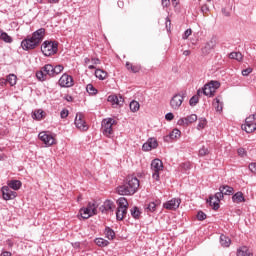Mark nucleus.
<instances>
[{
  "label": "nucleus",
  "instance_id": "nucleus-51",
  "mask_svg": "<svg viewBox=\"0 0 256 256\" xmlns=\"http://www.w3.org/2000/svg\"><path fill=\"white\" fill-rule=\"evenodd\" d=\"M178 125H188L187 118H180L177 122Z\"/></svg>",
  "mask_w": 256,
  "mask_h": 256
},
{
  "label": "nucleus",
  "instance_id": "nucleus-7",
  "mask_svg": "<svg viewBox=\"0 0 256 256\" xmlns=\"http://www.w3.org/2000/svg\"><path fill=\"white\" fill-rule=\"evenodd\" d=\"M220 87L221 83H219V81H210L204 86L203 94L206 95V97H213L217 92V89H219Z\"/></svg>",
  "mask_w": 256,
  "mask_h": 256
},
{
  "label": "nucleus",
  "instance_id": "nucleus-2",
  "mask_svg": "<svg viewBox=\"0 0 256 256\" xmlns=\"http://www.w3.org/2000/svg\"><path fill=\"white\" fill-rule=\"evenodd\" d=\"M63 69V65L53 66L52 64H46L36 73L37 80L47 81L48 77H57Z\"/></svg>",
  "mask_w": 256,
  "mask_h": 256
},
{
  "label": "nucleus",
  "instance_id": "nucleus-48",
  "mask_svg": "<svg viewBox=\"0 0 256 256\" xmlns=\"http://www.w3.org/2000/svg\"><path fill=\"white\" fill-rule=\"evenodd\" d=\"M250 73H253L252 68H246V69L242 70L243 77H247Z\"/></svg>",
  "mask_w": 256,
  "mask_h": 256
},
{
  "label": "nucleus",
  "instance_id": "nucleus-22",
  "mask_svg": "<svg viewBox=\"0 0 256 256\" xmlns=\"http://www.w3.org/2000/svg\"><path fill=\"white\" fill-rule=\"evenodd\" d=\"M238 256H253V253L247 246H243L237 251Z\"/></svg>",
  "mask_w": 256,
  "mask_h": 256
},
{
  "label": "nucleus",
  "instance_id": "nucleus-39",
  "mask_svg": "<svg viewBox=\"0 0 256 256\" xmlns=\"http://www.w3.org/2000/svg\"><path fill=\"white\" fill-rule=\"evenodd\" d=\"M86 91L89 95H97V89L93 86V84H88L86 86Z\"/></svg>",
  "mask_w": 256,
  "mask_h": 256
},
{
  "label": "nucleus",
  "instance_id": "nucleus-54",
  "mask_svg": "<svg viewBox=\"0 0 256 256\" xmlns=\"http://www.w3.org/2000/svg\"><path fill=\"white\" fill-rule=\"evenodd\" d=\"M246 154H247V152L245 151L244 148L238 149V155H239L240 157H245Z\"/></svg>",
  "mask_w": 256,
  "mask_h": 256
},
{
  "label": "nucleus",
  "instance_id": "nucleus-4",
  "mask_svg": "<svg viewBox=\"0 0 256 256\" xmlns=\"http://www.w3.org/2000/svg\"><path fill=\"white\" fill-rule=\"evenodd\" d=\"M118 208L116 211V219L118 221H123L127 216V209H129V202L126 200L125 197H120L117 200Z\"/></svg>",
  "mask_w": 256,
  "mask_h": 256
},
{
  "label": "nucleus",
  "instance_id": "nucleus-15",
  "mask_svg": "<svg viewBox=\"0 0 256 256\" xmlns=\"http://www.w3.org/2000/svg\"><path fill=\"white\" fill-rule=\"evenodd\" d=\"M58 85L66 88L73 87V77L68 74H63L58 81Z\"/></svg>",
  "mask_w": 256,
  "mask_h": 256
},
{
  "label": "nucleus",
  "instance_id": "nucleus-27",
  "mask_svg": "<svg viewBox=\"0 0 256 256\" xmlns=\"http://www.w3.org/2000/svg\"><path fill=\"white\" fill-rule=\"evenodd\" d=\"M87 210H89V212L92 215H97V203L96 202H90L88 204V206L86 207Z\"/></svg>",
  "mask_w": 256,
  "mask_h": 256
},
{
  "label": "nucleus",
  "instance_id": "nucleus-14",
  "mask_svg": "<svg viewBox=\"0 0 256 256\" xmlns=\"http://www.w3.org/2000/svg\"><path fill=\"white\" fill-rule=\"evenodd\" d=\"M2 197L4 201H11L17 197V192L12 191L9 186H3L2 187Z\"/></svg>",
  "mask_w": 256,
  "mask_h": 256
},
{
  "label": "nucleus",
  "instance_id": "nucleus-11",
  "mask_svg": "<svg viewBox=\"0 0 256 256\" xmlns=\"http://www.w3.org/2000/svg\"><path fill=\"white\" fill-rule=\"evenodd\" d=\"M21 47L23 51H31L33 49H36V47H39V44L35 41V39L32 36H28L21 42Z\"/></svg>",
  "mask_w": 256,
  "mask_h": 256
},
{
  "label": "nucleus",
  "instance_id": "nucleus-24",
  "mask_svg": "<svg viewBox=\"0 0 256 256\" xmlns=\"http://www.w3.org/2000/svg\"><path fill=\"white\" fill-rule=\"evenodd\" d=\"M21 185V181L19 180H12L8 182V187L14 191H19V189H21Z\"/></svg>",
  "mask_w": 256,
  "mask_h": 256
},
{
  "label": "nucleus",
  "instance_id": "nucleus-47",
  "mask_svg": "<svg viewBox=\"0 0 256 256\" xmlns=\"http://www.w3.org/2000/svg\"><path fill=\"white\" fill-rule=\"evenodd\" d=\"M60 117H61V119H67V117H69V110L63 109V110L60 112Z\"/></svg>",
  "mask_w": 256,
  "mask_h": 256
},
{
  "label": "nucleus",
  "instance_id": "nucleus-36",
  "mask_svg": "<svg viewBox=\"0 0 256 256\" xmlns=\"http://www.w3.org/2000/svg\"><path fill=\"white\" fill-rule=\"evenodd\" d=\"M95 243L98 247H107L109 245V242L103 238H96Z\"/></svg>",
  "mask_w": 256,
  "mask_h": 256
},
{
  "label": "nucleus",
  "instance_id": "nucleus-63",
  "mask_svg": "<svg viewBox=\"0 0 256 256\" xmlns=\"http://www.w3.org/2000/svg\"><path fill=\"white\" fill-rule=\"evenodd\" d=\"M183 55H185V57H187V56L191 55V51L185 50V51L183 52Z\"/></svg>",
  "mask_w": 256,
  "mask_h": 256
},
{
  "label": "nucleus",
  "instance_id": "nucleus-29",
  "mask_svg": "<svg viewBox=\"0 0 256 256\" xmlns=\"http://www.w3.org/2000/svg\"><path fill=\"white\" fill-rule=\"evenodd\" d=\"M45 112H43V110H35L33 113H32V118L33 119H36V121H41V119H43L44 117V114Z\"/></svg>",
  "mask_w": 256,
  "mask_h": 256
},
{
  "label": "nucleus",
  "instance_id": "nucleus-9",
  "mask_svg": "<svg viewBox=\"0 0 256 256\" xmlns=\"http://www.w3.org/2000/svg\"><path fill=\"white\" fill-rule=\"evenodd\" d=\"M255 117L256 115L252 114L246 118L245 124L242 125L243 131H245L246 133H253V131H256Z\"/></svg>",
  "mask_w": 256,
  "mask_h": 256
},
{
  "label": "nucleus",
  "instance_id": "nucleus-35",
  "mask_svg": "<svg viewBox=\"0 0 256 256\" xmlns=\"http://www.w3.org/2000/svg\"><path fill=\"white\" fill-rule=\"evenodd\" d=\"M140 107H141V105L139 104V102H137L135 100L130 102V110L132 111V113H137V111H139Z\"/></svg>",
  "mask_w": 256,
  "mask_h": 256
},
{
  "label": "nucleus",
  "instance_id": "nucleus-16",
  "mask_svg": "<svg viewBox=\"0 0 256 256\" xmlns=\"http://www.w3.org/2000/svg\"><path fill=\"white\" fill-rule=\"evenodd\" d=\"M107 101L109 103H111V105L114 107V108H117V107H122L123 103H124V99H123V96L119 95H110L108 96V99Z\"/></svg>",
  "mask_w": 256,
  "mask_h": 256
},
{
  "label": "nucleus",
  "instance_id": "nucleus-37",
  "mask_svg": "<svg viewBox=\"0 0 256 256\" xmlns=\"http://www.w3.org/2000/svg\"><path fill=\"white\" fill-rule=\"evenodd\" d=\"M155 209H157V203L155 202H150L148 205H146V208H145L147 213H153L155 212Z\"/></svg>",
  "mask_w": 256,
  "mask_h": 256
},
{
  "label": "nucleus",
  "instance_id": "nucleus-12",
  "mask_svg": "<svg viewBox=\"0 0 256 256\" xmlns=\"http://www.w3.org/2000/svg\"><path fill=\"white\" fill-rule=\"evenodd\" d=\"M75 127L79 129V131H87L89 126H87V122H85V116L82 113H77L74 121Z\"/></svg>",
  "mask_w": 256,
  "mask_h": 256
},
{
  "label": "nucleus",
  "instance_id": "nucleus-40",
  "mask_svg": "<svg viewBox=\"0 0 256 256\" xmlns=\"http://www.w3.org/2000/svg\"><path fill=\"white\" fill-rule=\"evenodd\" d=\"M207 125V119L205 118H199V123L197 125L198 131H201V129H205V126Z\"/></svg>",
  "mask_w": 256,
  "mask_h": 256
},
{
  "label": "nucleus",
  "instance_id": "nucleus-46",
  "mask_svg": "<svg viewBox=\"0 0 256 256\" xmlns=\"http://www.w3.org/2000/svg\"><path fill=\"white\" fill-rule=\"evenodd\" d=\"M191 33H193V31L191 30V28H189V29H187L185 32H184V34H183V36H182V39H189V37H191Z\"/></svg>",
  "mask_w": 256,
  "mask_h": 256
},
{
  "label": "nucleus",
  "instance_id": "nucleus-19",
  "mask_svg": "<svg viewBox=\"0 0 256 256\" xmlns=\"http://www.w3.org/2000/svg\"><path fill=\"white\" fill-rule=\"evenodd\" d=\"M115 209V203L111 200H106L100 207L102 213H107V211H113Z\"/></svg>",
  "mask_w": 256,
  "mask_h": 256
},
{
  "label": "nucleus",
  "instance_id": "nucleus-25",
  "mask_svg": "<svg viewBox=\"0 0 256 256\" xmlns=\"http://www.w3.org/2000/svg\"><path fill=\"white\" fill-rule=\"evenodd\" d=\"M0 39L4 41V43H13V38L3 30H0Z\"/></svg>",
  "mask_w": 256,
  "mask_h": 256
},
{
  "label": "nucleus",
  "instance_id": "nucleus-1",
  "mask_svg": "<svg viewBox=\"0 0 256 256\" xmlns=\"http://www.w3.org/2000/svg\"><path fill=\"white\" fill-rule=\"evenodd\" d=\"M139 189V179L134 176H128L123 185L117 187L118 195H135Z\"/></svg>",
  "mask_w": 256,
  "mask_h": 256
},
{
  "label": "nucleus",
  "instance_id": "nucleus-23",
  "mask_svg": "<svg viewBox=\"0 0 256 256\" xmlns=\"http://www.w3.org/2000/svg\"><path fill=\"white\" fill-rule=\"evenodd\" d=\"M233 203H245V197L242 192H237L232 196Z\"/></svg>",
  "mask_w": 256,
  "mask_h": 256
},
{
  "label": "nucleus",
  "instance_id": "nucleus-61",
  "mask_svg": "<svg viewBox=\"0 0 256 256\" xmlns=\"http://www.w3.org/2000/svg\"><path fill=\"white\" fill-rule=\"evenodd\" d=\"M72 246L75 248V249H79V247H81V244L79 242H75L74 244H72Z\"/></svg>",
  "mask_w": 256,
  "mask_h": 256
},
{
  "label": "nucleus",
  "instance_id": "nucleus-28",
  "mask_svg": "<svg viewBox=\"0 0 256 256\" xmlns=\"http://www.w3.org/2000/svg\"><path fill=\"white\" fill-rule=\"evenodd\" d=\"M95 77H97V79H100L101 81H103L104 79H107V72H105L104 70H101V69H97L95 71Z\"/></svg>",
  "mask_w": 256,
  "mask_h": 256
},
{
  "label": "nucleus",
  "instance_id": "nucleus-6",
  "mask_svg": "<svg viewBox=\"0 0 256 256\" xmlns=\"http://www.w3.org/2000/svg\"><path fill=\"white\" fill-rule=\"evenodd\" d=\"M113 125H115V119L113 118H106L102 121V133L109 139L114 135Z\"/></svg>",
  "mask_w": 256,
  "mask_h": 256
},
{
  "label": "nucleus",
  "instance_id": "nucleus-64",
  "mask_svg": "<svg viewBox=\"0 0 256 256\" xmlns=\"http://www.w3.org/2000/svg\"><path fill=\"white\" fill-rule=\"evenodd\" d=\"M90 62H91V59H89V58H85V59H84V63H85L86 65H89Z\"/></svg>",
  "mask_w": 256,
  "mask_h": 256
},
{
  "label": "nucleus",
  "instance_id": "nucleus-56",
  "mask_svg": "<svg viewBox=\"0 0 256 256\" xmlns=\"http://www.w3.org/2000/svg\"><path fill=\"white\" fill-rule=\"evenodd\" d=\"M201 11H202V13H209V6L208 5H203L202 7H201Z\"/></svg>",
  "mask_w": 256,
  "mask_h": 256
},
{
  "label": "nucleus",
  "instance_id": "nucleus-32",
  "mask_svg": "<svg viewBox=\"0 0 256 256\" xmlns=\"http://www.w3.org/2000/svg\"><path fill=\"white\" fill-rule=\"evenodd\" d=\"M80 215L82 219H89V217H93V214L87 208L80 209Z\"/></svg>",
  "mask_w": 256,
  "mask_h": 256
},
{
  "label": "nucleus",
  "instance_id": "nucleus-30",
  "mask_svg": "<svg viewBox=\"0 0 256 256\" xmlns=\"http://www.w3.org/2000/svg\"><path fill=\"white\" fill-rule=\"evenodd\" d=\"M105 237L107 239H109L110 241L113 240L115 238V231H113V229L106 227L105 228Z\"/></svg>",
  "mask_w": 256,
  "mask_h": 256
},
{
  "label": "nucleus",
  "instance_id": "nucleus-55",
  "mask_svg": "<svg viewBox=\"0 0 256 256\" xmlns=\"http://www.w3.org/2000/svg\"><path fill=\"white\" fill-rule=\"evenodd\" d=\"M249 169L252 173H256V163H251Z\"/></svg>",
  "mask_w": 256,
  "mask_h": 256
},
{
  "label": "nucleus",
  "instance_id": "nucleus-50",
  "mask_svg": "<svg viewBox=\"0 0 256 256\" xmlns=\"http://www.w3.org/2000/svg\"><path fill=\"white\" fill-rule=\"evenodd\" d=\"M151 149H153V148H151V146H150V144H148V142H146L142 145L143 151H151Z\"/></svg>",
  "mask_w": 256,
  "mask_h": 256
},
{
  "label": "nucleus",
  "instance_id": "nucleus-13",
  "mask_svg": "<svg viewBox=\"0 0 256 256\" xmlns=\"http://www.w3.org/2000/svg\"><path fill=\"white\" fill-rule=\"evenodd\" d=\"M185 98L181 94H175L171 99H170V107L173 109V111H179V108L181 105H183V101Z\"/></svg>",
  "mask_w": 256,
  "mask_h": 256
},
{
  "label": "nucleus",
  "instance_id": "nucleus-57",
  "mask_svg": "<svg viewBox=\"0 0 256 256\" xmlns=\"http://www.w3.org/2000/svg\"><path fill=\"white\" fill-rule=\"evenodd\" d=\"M162 1V6L163 7H169L171 5L170 0H161Z\"/></svg>",
  "mask_w": 256,
  "mask_h": 256
},
{
  "label": "nucleus",
  "instance_id": "nucleus-33",
  "mask_svg": "<svg viewBox=\"0 0 256 256\" xmlns=\"http://www.w3.org/2000/svg\"><path fill=\"white\" fill-rule=\"evenodd\" d=\"M229 58L235 59L236 61H243V54L241 52H231Z\"/></svg>",
  "mask_w": 256,
  "mask_h": 256
},
{
  "label": "nucleus",
  "instance_id": "nucleus-43",
  "mask_svg": "<svg viewBox=\"0 0 256 256\" xmlns=\"http://www.w3.org/2000/svg\"><path fill=\"white\" fill-rule=\"evenodd\" d=\"M195 121H197V114H192L186 117V122L188 123V125L191 123H195Z\"/></svg>",
  "mask_w": 256,
  "mask_h": 256
},
{
  "label": "nucleus",
  "instance_id": "nucleus-41",
  "mask_svg": "<svg viewBox=\"0 0 256 256\" xmlns=\"http://www.w3.org/2000/svg\"><path fill=\"white\" fill-rule=\"evenodd\" d=\"M147 142L152 149H157V147L159 146V143L157 142V139H155V138H150V139H148Z\"/></svg>",
  "mask_w": 256,
  "mask_h": 256
},
{
  "label": "nucleus",
  "instance_id": "nucleus-42",
  "mask_svg": "<svg viewBox=\"0 0 256 256\" xmlns=\"http://www.w3.org/2000/svg\"><path fill=\"white\" fill-rule=\"evenodd\" d=\"M197 103H199V96L194 95L192 98H190L189 105L191 107H195V105H197Z\"/></svg>",
  "mask_w": 256,
  "mask_h": 256
},
{
  "label": "nucleus",
  "instance_id": "nucleus-45",
  "mask_svg": "<svg viewBox=\"0 0 256 256\" xmlns=\"http://www.w3.org/2000/svg\"><path fill=\"white\" fill-rule=\"evenodd\" d=\"M205 155H209V149L205 148V147H202L200 150H199V156L200 157H205Z\"/></svg>",
  "mask_w": 256,
  "mask_h": 256
},
{
  "label": "nucleus",
  "instance_id": "nucleus-3",
  "mask_svg": "<svg viewBox=\"0 0 256 256\" xmlns=\"http://www.w3.org/2000/svg\"><path fill=\"white\" fill-rule=\"evenodd\" d=\"M224 195H233V187L228 185L220 186L219 192H217L214 196H210L209 200L207 201L214 209V211H217L219 209V203L221 202V199H223Z\"/></svg>",
  "mask_w": 256,
  "mask_h": 256
},
{
  "label": "nucleus",
  "instance_id": "nucleus-21",
  "mask_svg": "<svg viewBox=\"0 0 256 256\" xmlns=\"http://www.w3.org/2000/svg\"><path fill=\"white\" fill-rule=\"evenodd\" d=\"M212 105L217 113H221L223 111V102H221L219 98H215Z\"/></svg>",
  "mask_w": 256,
  "mask_h": 256
},
{
  "label": "nucleus",
  "instance_id": "nucleus-44",
  "mask_svg": "<svg viewBox=\"0 0 256 256\" xmlns=\"http://www.w3.org/2000/svg\"><path fill=\"white\" fill-rule=\"evenodd\" d=\"M198 221H205L207 219V214H205L203 211H199L197 214Z\"/></svg>",
  "mask_w": 256,
  "mask_h": 256
},
{
  "label": "nucleus",
  "instance_id": "nucleus-60",
  "mask_svg": "<svg viewBox=\"0 0 256 256\" xmlns=\"http://www.w3.org/2000/svg\"><path fill=\"white\" fill-rule=\"evenodd\" d=\"M171 27V20L169 18H166V28Z\"/></svg>",
  "mask_w": 256,
  "mask_h": 256
},
{
  "label": "nucleus",
  "instance_id": "nucleus-58",
  "mask_svg": "<svg viewBox=\"0 0 256 256\" xmlns=\"http://www.w3.org/2000/svg\"><path fill=\"white\" fill-rule=\"evenodd\" d=\"M92 63L94 65H99V64H101V60H99V58H92Z\"/></svg>",
  "mask_w": 256,
  "mask_h": 256
},
{
  "label": "nucleus",
  "instance_id": "nucleus-8",
  "mask_svg": "<svg viewBox=\"0 0 256 256\" xmlns=\"http://www.w3.org/2000/svg\"><path fill=\"white\" fill-rule=\"evenodd\" d=\"M163 169V162L160 159H154L151 162L152 178L155 181H159V173Z\"/></svg>",
  "mask_w": 256,
  "mask_h": 256
},
{
  "label": "nucleus",
  "instance_id": "nucleus-53",
  "mask_svg": "<svg viewBox=\"0 0 256 256\" xmlns=\"http://www.w3.org/2000/svg\"><path fill=\"white\" fill-rule=\"evenodd\" d=\"M182 169H185V171H188V169H191V163L186 162L181 165Z\"/></svg>",
  "mask_w": 256,
  "mask_h": 256
},
{
  "label": "nucleus",
  "instance_id": "nucleus-34",
  "mask_svg": "<svg viewBox=\"0 0 256 256\" xmlns=\"http://www.w3.org/2000/svg\"><path fill=\"white\" fill-rule=\"evenodd\" d=\"M130 213L134 219H139L141 217V211L137 206H134L131 210Z\"/></svg>",
  "mask_w": 256,
  "mask_h": 256
},
{
  "label": "nucleus",
  "instance_id": "nucleus-38",
  "mask_svg": "<svg viewBox=\"0 0 256 256\" xmlns=\"http://www.w3.org/2000/svg\"><path fill=\"white\" fill-rule=\"evenodd\" d=\"M170 139H179L181 137V130L179 129H174L172 132L169 134Z\"/></svg>",
  "mask_w": 256,
  "mask_h": 256
},
{
  "label": "nucleus",
  "instance_id": "nucleus-31",
  "mask_svg": "<svg viewBox=\"0 0 256 256\" xmlns=\"http://www.w3.org/2000/svg\"><path fill=\"white\" fill-rule=\"evenodd\" d=\"M7 83L11 85V87L17 85V76L15 74H9L6 79Z\"/></svg>",
  "mask_w": 256,
  "mask_h": 256
},
{
  "label": "nucleus",
  "instance_id": "nucleus-49",
  "mask_svg": "<svg viewBox=\"0 0 256 256\" xmlns=\"http://www.w3.org/2000/svg\"><path fill=\"white\" fill-rule=\"evenodd\" d=\"M165 119H166V121H173V119H175V115H173V113L169 112L165 115Z\"/></svg>",
  "mask_w": 256,
  "mask_h": 256
},
{
  "label": "nucleus",
  "instance_id": "nucleus-18",
  "mask_svg": "<svg viewBox=\"0 0 256 256\" xmlns=\"http://www.w3.org/2000/svg\"><path fill=\"white\" fill-rule=\"evenodd\" d=\"M31 37L39 45L43 41V39H45V28H40L36 30L35 32H33Z\"/></svg>",
  "mask_w": 256,
  "mask_h": 256
},
{
  "label": "nucleus",
  "instance_id": "nucleus-62",
  "mask_svg": "<svg viewBox=\"0 0 256 256\" xmlns=\"http://www.w3.org/2000/svg\"><path fill=\"white\" fill-rule=\"evenodd\" d=\"M0 256H11V252H2Z\"/></svg>",
  "mask_w": 256,
  "mask_h": 256
},
{
  "label": "nucleus",
  "instance_id": "nucleus-59",
  "mask_svg": "<svg viewBox=\"0 0 256 256\" xmlns=\"http://www.w3.org/2000/svg\"><path fill=\"white\" fill-rule=\"evenodd\" d=\"M117 5H118V7H120V9H122V7H124L125 3L123 1H121V0H119L117 2Z\"/></svg>",
  "mask_w": 256,
  "mask_h": 256
},
{
  "label": "nucleus",
  "instance_id": "nucleus-17",
  "mask_svg": "<svg viewBox=\"0 0 256 256\" xmlns=\"http://www.w3.org/2000/svg\"><path fill=\"white\" fill-rule=\"evenodd\" d=\"M179 205H181V199L174 198L163 204L164 209H168L170 211H175V209H179Z\"/></svg>",
  "mask_w": 256,
  "mask_h": 256
},
{
  "label": "nucleus",
  "instance_id": "nucleus-10",
  "mask_svg": "<svg viewBox=\"0 0 256 256\" xmlns=\"http://www.w3.org/2000/svg\"><path fill=\"white\" fill-rule=\"evenodd\" d=\"M38 138L40 139V141H42V143H44L46 147H51L52 145H55V143H57L55 141V137H53V135H51V133L47 131L40 132L38 134Z\"/></svg>",
  "mask_w": 256,
  "mask_h": 256
},
{
  "label": "nucleus",
  "instance_id": "nucleus-20",
  "mask_svg": "<svg viewBox=\"0 0 256 256\" xmlns=\"http://www.w3.org/2000/svg\"><path fill=\"white\" fill-rule=\"evenodd\" d=\"M214 48H215V42L209 41L208 43H206L204 48H202L203 55H209V53H211V51H213Z\"/></svg>",
  "mask_w": 256,
  "mask_h": 256
},
{
  "label": "nucleus",
  "instance_id": "nucleus-26",
  "mask_svg": "<svg viewBox=\"0 0 256 256\" xmlns=\"http://www.w3.org/2000/svg\"><path fill=\"white\" fill-rule=\"evenodd\" d=\"M220 245H222V247H229V245H231V238L222 234L220 236Z\"/></svg>",
  "mask_w": 256,
  "mask_h": 256
},
{
  "label": "nucleus",
  "instance_id": "nucleus-5",
  "mask_svg": "<svg viewBox=\"0 0 256 256\" xmlns=\"http://www.w3.org/2000/svg\"><path fill=\"white\" fill-rule=\"evenodd\" d=\"M59 49V43L53 41H44L41 46V51L45 57H51L55 55Z\"/></svg>",
  "mask_w": 256,
  "mask_h": 256
},
{
  "label": "nucleus",
  "instance_id": "nucleus-52",
  "mask_svg": "<svg viewBox=\"0 0 256 256\" xmlns=\"http://www.w3.org/2000/svg\"><path fill=\"white\" fill-rule=\"evenodd\" d=\"M140 69L141 68L139 66H130V70L132 71V73H139Z\"/></svg>",
  "mask_w": 256,
  "mask_h": 256
}]
</instances>
